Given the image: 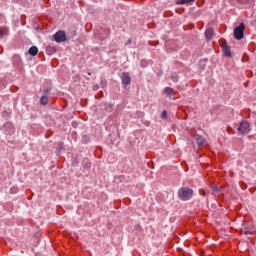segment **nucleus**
Instances as JSON below:
<instances>
[{
  "instance_id": "4be33fe9",
  "label": "nucleus",
  "mask_w": 256,
  "mask_h": 256,
  "mask_svg": "<svg viewBox=\"0 0 256 256\" xmlns=\"http://www.w3.org/2000/svg\"><path fill=\"white\" fill-rule=\"evenodd\" d=\"M129 43H131V41H128V42H127V45H129Z\"/></svg>"
},
{
  "instance_id": "20e7f679",
  "label": "nucleus",
  "mask_w": 256,
  "mask_h": 256,
  "mask_svg": "<svg viewBox=\"0 0 256 256\" xmlns=\"http://www.w3.org/2000/svg\"><path fill=\"white\" fill-rule=\"evenodd\" d=\"M54 40L56 43H65L67 41V35L65 34V31L59 30L54 34Z\"/></svg>"
},
{
  "instance_id": "aec40b11",
  "label": "nucleus",
  "mask_w": 256,
  "mask_h": 256,
  "mask_svg": "<svg viewBox=\"0 0 256 256\" xmlns=\"http://www.w3.org/2000/svg\"><path fill=\"white\" fill-rule=\"evenodd\" d=\"M44 92L49 93V89L44 90Z\"/></svg>"
},
{
  "instance_id": "f8f14e48",
  "label": "nucleus",
  "mask_w": 256,
  "mask_h": 256,
  "mask_svg": "<svg viewBox=\"0 0 256 256\" xmlns=\"http://www.w3.org/2000/svg\"><path fill=\"white\" fill-rule=\"evenodd\" d=\"M41 105H47L49 103V98L47 96H42L40 98Z\"/></svg>"
},
{
  "instance_id": "2eb2a0df",
  "label": "nucleus",
  "mask_w": 256,
  "mask_h": 256,
  "mask_svg": "<svg viewBox=\"0 0 256 256\" xmlns=\"http://www.w3.org/2000/svg\"><path fill=\"white\" fill-rule=\"evenodd\" d=\"M172 81H174V83H177V81H179V76H177V74H174L171 76Z\"/></svg>"
},
{
  "instance_id": "f257e3e1",
  "label": "nucleus",
  "mask_w": 256,
  "mask_h": 256,
  "mask_svg": "<svg viewBox=\"0 0 256 256\" xmlns=\"http://www.w3.org/2000/svg\"><path fill=\"white\" fill-rule=\"evenodd\" d=\"M178 197L181 201H189L193 197V190L189 187L180 188L178 190Z\"/></svg>"
},
{
  "instance_id": "f03ea898",
  "label": "nucleus",
  "mask_w": 256,
  "mask_h": 256,
  "mask_svg": "<svg viewBox=\"0 0 256 256\" xmlns=\"http://www.w3.org/2000/svg\"><path fill=\"white\" fill-rule=\"evenodd\" d=\"M244 31H245V24L240 23L238 27L234 28V38L237 39V41H241V39H243Z\"/></svg>"
},
{
  "instance_id": "1a4fd4ad",
  "label": "nucleus",
  "mask_w": 256,
  "mask_h": 256,
  "mask_svg": "<svg viewBox=\"0 0 256 256\" xmlns=\"http://www.w3.org/2000/svg\"><path fill=\"white\" fill-rule=\"evenodd\" d=\"M196 143L198 145V147H203V144L205 143V138H203L202 136H196Z\"/></svg>"
},
{
  "instance_id": "0eeeda50",
  "label": "nucleus",
  "mask_w": 256,
  "mask_h": 256,
  "mask_svg": "<svg viewBox=\"0 0 256 256\" xmlns=\"http://www.w3.org/2000/svg\"><path fill=\"white\" fill-rule=\"evenodd\" d=\"M213 35H215L213 28H208L205 31V38L207 39V41H211L213 39Z\"/></svg>"
},
{
  "instance_id": "6ab92c4d",
  "label": "nucleus",
  "mask_w": 256,
  "mask_h": 256,
  "mask_svg": "<svg viewBox=\"0 0 256 256\" xmlns=\"http://www.w3.org/2000/svg\"><path fill=\"white\" fill-rule=\"evenodd\" d=\"M238 3H241V4L249 3V0H238Z\"/></svg>"
},
{
  "instance_id": "ddd939ff",
  "label": "nucleus",
  "mask_w": 256,
  "mask_h": 256,
  "mask_svg": "<svg viewBox=\"0 0 256 256\" xmlns=\"http://www.w3.org/2000/svg\"><path fill=\"white\" fill-rule=\"evenodd\" d=\"M195 0H179L178 5H187L188 3H194Z\"/></svg>"
},
{
  "instance_id": "423d86ee",
  "label": "nucleus",
  "mask_w": 256,
  "mask_h": 256,
  "mask_svg": "<svg viewBox=\"0 0 256 256\" xmlns=\"http://www.w3.org/2000/svg\"><path fill=\"white\" fill-rule=\"evenodd\" d=\"M222 51L225 55V57H231V47L227 45V43L222 45Z\"/></svg>"
},
{
  "instance_id": "9b49d317",
  "label": "nucleus",
  "mask_w": 256,
  "mask_h": 256,
  "mask_svg": "<svg viewBox=\"0 0 256 256\" xmlns=\"http://www.w3.org/2000/svg\"><path fill=\"white\" fill-rule=\"evenodd\" d=\"M7 35H9V30L5 27L0 28V37L2 38V37H5Z\"/></svg>"
},
{
  "instance_id": "4468645a",
  "label": "nucleus",
  "mask_w": 256,
  "mask_h": 256,
  "mask_svg": "<svg viewBox=\"0 0 256 256\" xmlns=\"http://www.w3.org/2000/svg\"><path fill=\"white\" fill-rule=\"evenodd\" d=\"M105 111H108V113H111L113 111V104H105Z\"/></svg>"
},
{
  "instance_id": "5701e85b",
  "label": "nucleus",
  "mask_w": 256,
  "mask_h": 256,
  "mask_svg": "<svg viewBox=\"0 0 256 256\" xmlns=\"http://www.w3.org/2000/svg\"><path fill=\"white\" fill-rule=\"evenodd\" d=\"M88 75H91V72H88Z\"/></svg>"
},
{
  "instance_id": "9d476101",
  "label": "nucleus",
  "mask_w": 256,
  "mask_h": 256,
  "mask_svg": "<svg viewBox=\"0 0 256 256\" xmlns=\"http://www.w3.org/2000/svg\"><path fill=\"white\" fill-rule=\"evenodd\" d=\"M164 93H165V95H168V96L175 95V90L171 87H166L164 89Z\"/></svg>"
},
{
  "instance_id": "7ed1b4c3",
  "label": "nucleus",
  "mask_w": 256,
  "mask_h": 256,
  "mask_svg": "<svg viewBox=\"0 0 256 256\" xmlns=\"http://www.w3.org/2000/svg\"><path fill=\"white\" fill-rule=\"evenodd\" d=\"M249 131H251V126L249 125V122H241L240 126L238 127V133H240V135H246V133H249Z\"/></svg>"
},
{
  "instance_id": "6e6552de",
  "label": "nucleus",
  "mask_w": 256,
  "mask_h": 256,
  "mask_svg": "<svg viewBox=\"0 0 256 256\" xmlns=\"http://www.w3.org/2000/svg\"><path fill=\"white\" fill-rule=\"evenodd\" d=\"M28 53L32 57H35V55H37L39 53V48H37V46H32L29 48Z\"/></svg>"
},
{
  "instance_id": "f3484780",
  "label": "nucleus",
  "mask_w": 256,
  "mask_h": 256,
  "mask_svg": "<svg viewBox=\"0 0 256 256\" xmlns=\"http://www.w3.org/2000/svg\"><path fill=\"white\" fill-rule=\"evenodd\" d=\"M161 117L162 119H167V111H163Z\"/></svg>"
},
{
  "instance_id": "412c9836",
  "label": "nucleus",
  "mask_w": 256,
  "mask_h": 256,
  "mask_svg": "<svg viewBox=\"0 0 256 256\" xmlns=\"http://www.w3.org/2000/svg\"><path fill=\"white\" fill-rule=\"evenodd\" d=\"M60 147H63V143H60Z\"/></svg>"
},
{
  "instance_id": "39448f33",
  "label": "nucleus",
  "mask_w": 256,
  "mask_h": 256,
  "mask_svg": "<svg viewBox=\"0 0 256 256\" xmlns=\"http://www.w3.org/2000/svg\"><path fill=\"white\" fill-rule=\"evenodd\" d=\"M121 79L122 85H124V87H127V85H131V76L128 72H124L121 76Z\"/></svg>"
},
{
  "instance_id": "dca6fc26",
  "label": "nucleus",
  "mask_w": 256,
  "mask_h": 256,
  "mask_svg": "<svg viewBox=\"0 0 256 256\" xmlns=\"http://www.w3.org/2000/svg\"><path fill=\"white\" fill-rule=\"evenodd\" d=\"M140 65H141V67H143V68L147 67V60H141V61H140Z\"/></svg>"
},
{
  "instance_id": "a211bd4d",
  "label": "nucleus",
  "mask_w": 256,
  "mask_h": 256,
  "mask_svg": "<svg viewBox=\"0 0 256 256\" xmlns=\"http://www.w3.org/2000/svg\"><path fill=\"white\" fill-rule=\"evenodd\" d=\"M213 195H216V193H219V188L215 187L212 191Z\"/></svg>"
}]
</instances>
